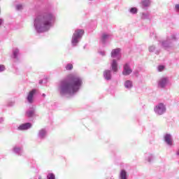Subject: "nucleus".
<instances>
[{
    "instance_id": "29",
    "label": "nucleus",
    "mask_w": 179,
    "mask_h": 179,
    "mask_svg": "<svg viewBox=\"0 0 179 179\" xmlns=\"http://www.w3.org/2000/svg\"><path fill=\"white\" fill-rule=\"evenodd\" d=\"M47 179H55V175L54 173H48Z\"/></svg>"
},
{
    "instance_id": "16",
    "label": "nucleus",
    "mask_w": 179,
    "mask_h": 179,
    "mask_svg": "<svg viewBox=\"0 0 179 179\" xmlns=\"http://www.w3.org/2000/svg\"><path fill=\"white\" fill-rule=\"evenodd\" d=\"M141 8L143 9H148V8H149V6H150L151 3H152V0H141Z\"/></svg>"
},
{
    "instance_id": "30",
    "label": "nucleus",
    "mask_w": 179,
    "mask_h": 179,
    "mask_svg": "<svg viewBox=\"0 0 179 179\" xmlns=\"http://www.w3.org/2000/svg\"><path fill=\"white\" fill-rule=\"evenodd\" d=\"M6 68L5 67V65L3 64H0V73H1V72H5Z\"/></svg>"
},
{
    "instance_id": "21",
    "label": "nucleus",
    "mask_w": 179,
    "mask_h": 179,
    "mask_svg": "<svg viewBox=\"0 0 179 179\" xmlns=\"http://www.w3.org/2000/svg\"><path fill=\"white\" fill-rule=\"evenodd\" d=\"M120 179H128V175H127V171L122 169L120 171V175H119Z\"/></svg>"
},
{
    "instance_id": "33",
    "label": "nucleus",
    "mask_w": 179,
    "mask_h": 179,
    "mask_svg": "<svg viewBox=\"0 0 179 179\" xmlns=\"http://www.w3.org/2000/svg\"><path fill=\"white\" fill-rule=\"evenodd\" d=\"M17 10H22L23 9V5L22 4H17L16 6Z\"/></svg>"
},
{
    "instance_id": "10",
    "label": "nucleus",
    "mask_w": 179,
    "mask_h": 179,
    "mask_svg": "<svg viewBox=\"0 0 179 179\" xmlns=\"http://www.w3.org/2000/svg\"><path fill=\"white\" fill-rule=\"evenodd\" d=\"M132 73V69L129 66V64L126 63L123 66L122 75L124 76H128Z\"/></svg>"
},
{
    "instance_id": "15",
    "label": "nucleus",
    "mask_w": 179,
    "mask_h": 179,
    "mask_svg": "<svg viewBox=\"0 0 179 179\" xmlns=\"http://www.w3.org/2000/svg\"><path fill=\"white\" fill-rule=\"evenodd\" d=\"M31 128V123L27 122L22 124L17 127L18 131H27V129H30Z\"/></svg>"
},
{
    "instance_id": "18",
    "label": "nucleus",
    "mask_w": 179,
    "mask_h": 179,
    "mask_svg": "<svg viewBox=\"0 0 179 179\" xmlns=\"http://www.w3.org/2000/svg\"><path fill=\"white\" fill-rule=\"evenodd\" d=\"M103 78L105 80H110L113 78V75L111 74V70H105L103 71Z\"/></svg>"
},
{
    "instance_id": "40",
    "label": "nucleus",
    "mask_w": 179,
    "mask_h": 179,
    "mask_svg": "<svg viewBox=\"0 0 179 179\" xmlns=\"http://www.w3.org/2000/svg\"><path fill=\"white\" fill-rule=\"evenodd\" d=\"M90 1H93V0H90Z\"/></svg>"
},
{
    "instance_id": "39",
    "label": "nucleus",
    "mask_w": 179,
    "mask_h": 179,
    "mask_svg": "<svg viewBox=\"0 0 179 179\" xmlns=\"http://www.w3.org/2000/svg\"><path fill=\"white\" fill-rule=\"evenodd\" d=\"M43 97H45V94H42Z\"/></svg>"
},
{
    "instance_id": "14",
    "label": "nucleus",
    "mask_w": 179,
    "mask_h": 179,
    "mask_svg": "<svg viewBox=\"0 0 179 179\" xmlns=\"http://www.w3.org/2000/svg\"><path fill=\"white\" fill-rule=\"evenodd\" d=\"M13 152L17 155V156H22L23 155V148L19 145H15L13 148Z\"/></svg>"
},
{
    "instance_id": "8",
    "label": "nucleus",
    "mask_w": 179,
    "mask_h": 179,
    "mask_svg": "<svg viewBox=\"0 0 179 179\" xmlns=\"http://www.w3.org/2000/svg\"><path fill=\"white\" fill-rule=\"evenodd\" d=\"M159 43L161 44L163 48H165V50L171 48V47H173V41H171L169 37H167L166 40L159 42Z\"/></svg>"
},
{
    "instance_id": "28",
    "label": "nucleus",
    "mask_w": 179,
    "mask_h": 179,
    "mask_svg": "<svg viewBox=\"0 0 179 179\" xmlns=\"http://www.w3.org/2000/svg\"><path fill=\"white\" fill-rule=\"evenodd\" d=\"M15 106V101H9L7 102V107H13Z\"/></svg>"
},
{
    "instance_id": "34",
    "label": "nucleus",
    "mask_w": 179,
    "mask_h": 179,
    "mask_svg": "<svg viewBox=\"0 0 179 179\" xmlns=\"http://www.w3.org/2000/svg\"><path fill=\"white\" fill-rule=\"evenodd\" d=\"M99 54L102 57H106V51H99Z\"/></svg>"
},
{
    "instance_id": "6",
    "label": "nucleus",
    "mask_w": 179,
    "mask_h": 179,
    "mask_svg": "<svg viewBox=\"0 0 179 179\" xmlns=\"http://www.w3.org/2000/svg\"><path fill=\"white\" fill-rule=\"evenodd\" d=\"M13 59H14V62H20V50L17 48H15L13 49Z\"/></svg>"
},
{
    "instance_id": "36",
    "label": "nucleus",
    "mask_w": 179,
    "mask_h": 179,
    "mask_svg": "<svg viewBox=\"0 0 179 179\" xmlns=\"http://www.w3.org/2000/svg\"><path fill=\"white\" fill-rule=\"evenodd\" d=\"M3 24V19L0 18V26H2Z\"/></svg>"
},
{
    "instance_id": "38",
    "label": "nucleus",
    "mask_w": 179,
    "mask_h": 179,
    "mask_svg": "<svg viewBox=\"0 0 179 179\" xmlns=\"http://www.w3.org/2000/svg\"><path fill=\"white\" fill-rule=\"evenodd\" d=\"M39 83H40V85H42V84H43V80H41L39 81Z\"/></svg>"
},
{
    "instance_id": "32",
    "label": "nucleus",
    "mask_w": 179,
    "mask_h": 179,
    "mask_svg": "<svg viewBox=\"0 0 179 179\" xmlns=\"http://www.w3.org/2000/svg\"><path fill=\"white\" fill-rule=\"evenodd\" d=\"M148 50L150 51V52H153V51H155V50H156V47L155 45H150L149 48H148Z\"/></svg>"
},
{
    "instance_id": "2",
    "label": "nucleus",
    "mask_w": 179,
    "mask_h": 179,
    "mask_svg": "<svg viewBox=\"0 0 179 179\" xmlns=\"http://www.w3.org/2000/svg\"><path fill=\"white\" fill-rule=\"evenodd\" d=\"M83 85L82 78L70 75L66 78L62 80L58 85V91L61 96H75Z\"/></svg>"
},
{
    "instance_id": "37",
    "label": "nucleus",
    "mask_w": 179,
    "mask_h": 179,
    "mask_svg": "<svg viewBox=\"0 0 179 179\" xmlns=\"http://www.w3.org/2000/svg\"><path fill=\"white\" fill-rule=\"evenodd\" d=\"M159 52H160V51H159V50H155V54L159 55Z\"/></svg>"
},
{
    "instance_id": "35",
    "label": "nucleus",
    "mask_w": 179,
    "mask_h": 179,
    "mask_svg": "<svg viewBox=\"0 0 179 179\" xmlns=\"http://www.w3.org/2000/svg\"><path fill=\"white\" fill-rule=\"evenodd\" d=\"M3 121H5L3 117H0V124H3Z\"/></svg>"
},
{
    "instance_id": "23",
    "label": "nucleus",
    "mask_w": 179,
    "mask_h": 179,
    "mask_svg": "<svg viewBox=\"0 0 179 179\" xmlns=\"http://www.w3.org/2000/svg\"><path fill=\"white\" fill-rule=\"evenodd\" d=\"M129 12L132 13V15H136V13H138V8L132 7L130 8Z\"/></svg>"
},
{
    "instance_id": "1",
    "label": "nucleus",
    "mask_w": 179,
    "mask_h": 179,
    "mask_svg": "<svg viewBox=\"0 0 179 179\" xmlns=\"http://www.w3.org/2000/svg\"><path fill=\"white\" fill-rule=\"evenodd\" d=\"M57 17L48 8L38 11L34 17V30L38 34L48 31L55 24Z\"/></svg>"
},
{
    "instance_id": "19",
    "label": "nucleus",
    "mask_w": 179,
    "mask_h": 179,
    "mask_svg": "<svg viewBox=\"0 0 179 179\" xmlns=\"http://www.w3.org/2000/svg\"><path fill=\"white\" fill-rule=\"evenodd\" d=\"M108 38H110V34L103 33L101 36V42L102 43V44H106Z\"/></svg>"
},
{
    "instance_id": "27",
    "label": "nucleus",
    "mask_w": 179,
    "mask_h": 179,
    "mask_svg": "<svg viewBox=\"0 0 179 179\" xmlns=\"http://www.w3.org/2000/svg\"><path fill=\"white\" fill-rule=\"evenodd\" d=\"M150 14L149 13H143L141 15V19H149Z\"/></svg>"
},
{
    "instance_id": "20",
    "label": "nucleus",
    "mask_w": 179,
    "mask_h": 179,
    "mask_svg": "<svg viewBox=\"0 0 179 179\" xmlns=\"http://www.w3.org/2000/svg\"><path fill=\"white\" fill-rule=\"evenodd\" d=\"M124 86L125 89H127V90H131V89H132L134 87V85L130 80H127L124 82Z\"/></svg>"
},
{
    "instance_id": "17",
    "label": "nucleus",
    "mask_w": 179,
    "mask_h": 179,
    "mask_svg": "<svg viewBox=\"0 0 179 179\" xmlns=\"http://www.w3.org/2000/svg\"><path fill=\"white\" fill-rule=\"evenodd\" d=\"M111 69L113 72H118V63L117 59H113L110 63Z\"/></svg>"
},
{
    "instance_id": "4",
    "label": "nucleus",
    "mask_w": 179,
    "mask_h": 179,
    "mask_svg": "<svg viewBox=\"0 0 179 179\" xmlns=\"http://www.w3.org/2000/svg\"><path fill=\"white\" fill-rule=\"evenodd\" d=\"M154 111L157 115H163L166 113V105L163 103H158L155 108Z\"/></svg>"
},
{
    "instance_id": "7",
    "label": "nucleus",
    "mask_w": 179,
    "mask_h": 179,
    "mask_svg": "<svg viewBox=\"0 0 179 179\" xmlns=\"http://www.w3.org/2000/svg\"><path fill=\"white\" fill-rule=\"evenodd\" d=\"M110 57L111 58H117V61H120L121 59V49L117 48L112 50Z\"/></svg>"
},
{
    "instance_id": "12",
    "label": "nucleus",
    "mask_w": 179,
    "mask_h": 179,
    "mask_svg": "<svg viewBox=\"0 0 179 179\" xmlns=\"http://www.w3.org/2000/svg\"><path fill=\"white\" fill-rule=\"evenodd\" d=\"M164 141L169 146H173V136L170 134H166L164 136Z\"/></svg>"
},
{
    "instance_id": "11",
    "label": "nucleus",
    "mask_w": 179,
    "mask_h": 179,
    "mask_svg": "<svg viewBox=\"0 0 179 179\" xmlns=\"http://www.w3.org/2000/svg\"><path fill=\"white\" fill-rule=\"evenodd\" d=\"M34 114H36V106H32L27 110L25 115L27 118H33Z\"/></svg>"
},
{
    "instance_id": "26",
    "label": "nucleus",
    "mask_w": 179,
    "mask_h": 179,
    "mask_svg": "<svg viewBox=\"0 0 179 179\" xmlns=\"http://www.w3.org/2000/svg\"><path fill=\"white\" fill-rule=\"evenodd\" d=\"M150 37L154 40H157V34L155 31H152L150 33Z\"/></svg>"
},
{
    "instance_id": "3",
    "label": "nucleus",
    "mask_w": 179,
    "mask_h": 179,
    "mask_svg": "<svg viewBox=\"0 0 179 179\" xmlns=\"http://www.w3.org/2000/svg\"><path fill=\"white\" fill-rule=\"evenodd\" d=\"M83 34H85V30L83 29H78L74 31L71 38L72 47H78L79 43H80V40L83 37Z\"/></svg>"
},
{
    "instance_id": "24",
    "label": "nucleus",
    "mask_w": 179,
    "mask_h": 179,
    "mask_svg": "<svg viewBox=\"0 0 179 179\" xmlns=\"http://www.w3.org/2000/svg\"><path fill=\"white\" fill-rule=\"evenodd\" d=\"M65 69L66 71H72V69H73V65L71 63H69L66 65Z\"/></svg>"
},
{
    "instance_id": "22",
    "label": "nucleus",
    "mask_w": 179,
    "mask_h": 179,
    "mask_svg": "<svg viewBox=\"0 0 179 179\" xmlns=\"http://www.w3.org/2000/svg\"><path fill=\"white\" fill-rule=\"evenodd\" d=\"M145 159H146V160H148V163H150L153 160L154 157H153V155L152 154H146L145 155Z\"/></svg>"
},
{
    "instance_id": "5",
    "label": "nucleus",
    "mask_w": 179,
    "mask_h": 179,
    "mask_svg": "<svg viewBox=\"0 0 179 179\" xmlns=\"http://www.w3.org/2000/svg\"><path fill=\"white\" fill-rule=\"evenodd\" d=\"M37 94V90L32 89L27 94L26 100L29 104H33L34 103V96Z\"/></svg>"
},
{
    "instance_id": "25",
    "label": "nucleus",
    "mask_w": 179,
    "mask_h": 179,
    "mask_svg": "<svg viewBox=\"0 0 179 179\" xmlns=\"http://www.w3.org/2000/svg\"><path fill=\"white\" fill-rule=\"evenodd\" d=\"M171 41H177V34H172L171 37H169Z\"/></svg>"
},
{
    "instance_id": "9",
    "label": "nucleus",
    "mask_w": 179,
    "mask_h": 179,
    "mask_svg": "<svg viewBox=\"0 0 179 179\" xmlns=\"http://www.w3.org/2000/svg\"><path fill=\"white\" fill-rule=\"evenodd\" d=\"M169 83V78L166 77L161 78L158 81V87L160 89H164Z\"/></svg>"
},
{
    "instance_id": "31",
    "label": "nucleus",
    "mask_w": 179,
    "mask_h": 179,
    "mask_svg": "<svg viewBox=\"0 0 179 179\" xmlns=\"http://www.w3.org/2000/svg\"><path fill=\"white\" fill-rule=\"evenodd\" d=\"M157 70L159 72H163V71H164V66L163 65L158 66Z\"/></svg>"
},
{
    "instance_id": "13",
    "label": "nucleus",
    "mask_w": 179,
    "mask_h": 179,
    "mask_svg": "<svg viewBox=\"0 0 179 179\" xmlns=\"http://www.w3.org/2000/svg\"><path fill=\"white\" fill-rule=\"evenodd\" d=\"M38 138L41 141H43L47 138V129H41L38 132Z\"/></svg>"
}]
</instances>
